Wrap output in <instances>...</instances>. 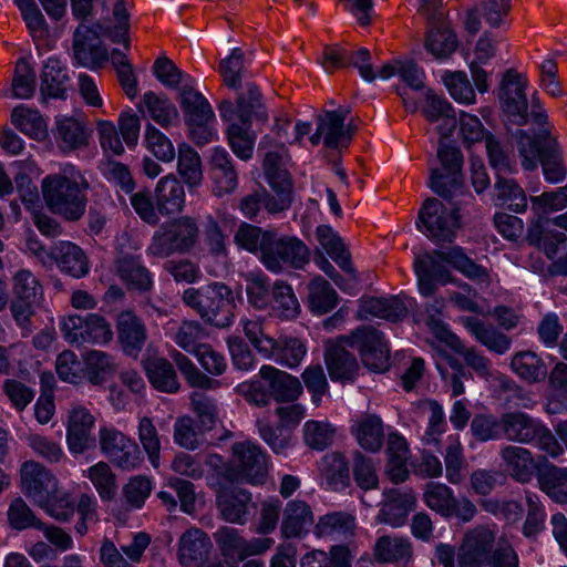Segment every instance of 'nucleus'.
<instances>
[{"mask_svg": "<svg viewBox=\"0 0 567 567\" xmlns=\"http://www.w3.org/2000/svg\"><path fill=\"white\" fill-rule=\"evenodd\" d=\"M52 259L59 270L73 278H82L90 271L83 249L72 241L60 240L52 245Z\"/></svg>", "mask_w": 567, "mask_h": 567, "instance_id": "obj_26", "label": "nucleus"}, {"mask_svg": "<svg viewBox=\"0 0 567 567\" xmlns=\"http://www.w3.org/2000/svg\"><path fill=\"white\" fill-rule=\"evenodd\" d=\"M237 115L241 123L251 124L252 118L266 121L267 113L261 102V93L254 82H247L237 99Z\"/></svg>", "mask_w": 567, "mask_h": 567, "instance_id": "obj_47", "label": "nucleus"}, {"mask_svg": "<svg viewBox=\"0 0 567 567\" xmlns=\"http://www.w3.org/2000/svg\"><path fill=\"white\" fill-rule=\"evenodd\" d=\"M406 312L405 305L399 298L370 297L362 299L359 318L365 319L368 316H373L391 322H398L405 318Z\"/></svg>", "mask_w": 567, "mask_h": 567, "instance_id": "obj_39", "label": "nucleus"}, {"mask_svg": "<svg viewBox=\"0 0 567 567\" xmlns=\"http://www.w3.org/2000/svg\"><path fill=\"white\" fill-rule=\"evenodd\" d=\"M358 444L365 451L378 452L384 440L382 420L373 414L360 416L351 430Z\"/></svg>", "mask_w": 567, "mask_h": 567, "instance_id": "obj_41", "label": "nucleus"}, {"mask_svg": "<svg viewBox=\"0 0 567 567\" xmlns=\"http://www.w3.org/2000/svg\"><path fill=\"white\" fill-rule=\"evenodd\" d=\"M527 79L515 71L507 70L499 84L498 101L503 114L512 124L522 126L528 121Z\"/></svg>", "mask_w": 567, "mask_h": 567, "instance_id": "obj_12", "label": "nucleus"}, {"mask_svg": "<svg viewBox=\"0 0 567 567\" xmlns=\"http://www.w3.org/2000/svg\"><path fill=\"white\" fill-rule=\"evenodd\" d=\"M215 542L226 558L245 560L249 556L266 553L274 544L271 538L246 540L236 528L223 526L214 534Z\"/></svg>", "mask_w": 567, "mask_h": 567, "instance_id": "obj_19", "label": "nucleus"}, {"mask_svg": "<svg viewBox=\"0 0 567 567\" xmlns=\"http://www.w3.org/2000/svg\"><path fill=\"white\" fill-rule=\"evenodd\" d=\"M169 355L189 386L206 390H216L221 386L219 380L213 379L202 372L194 362L181 351L174 349L169 352Z\"/></svg>", "mask_w": 567, "mask_h": 567, "instance_id": "obj_55", "label": "nucleus"}, {"mask_svg": "<svg viewBox=\"0 0 567 567\" xmlns=\"http://www.w3.org/2000/svg\"><path fill=\"white\" fill-rule=\"evenodd\" d=\"M496 525H477L467 529L455 549L457 567H485L493 554L497 539Z\"/></svg>", "mask_w": 567, "mask_h": 567, "instance_id": "obj_10", "label": "nucleus"}, {"mask_svg": "<svg viewBox=\"0 0 567 567\" xmlns=\"http://www.w3.org/2000/svg\"><path fill=\"white\" fill-rule=\"evenodd\" d=\"M11 123L29 137L42 141L48 136L47 123L37 110L17 106L11 113Z\"/></svg>", "mask_w": 567, "mask_h": 567, "instance_id": "obj_53", "label": "nucleus"}, {"mask_svg": "<svg viewBox=\"0 0 567 567\" xmlns=\"http://www.w3.org/2000/svg\"><path fill=\"white\" fill-rule=\"evenodd\" d=\"M40 91L43 96L65 100L70 87L66 66L56 58H49L43 65Z\"/></svg>", "mask_w": 567, "mask_h": 567, "instance_id": "obj_34", "label": "nucleus"}, {"mask_svg": "<svg viewBox=\"0 0 567 567\" xmlns=\"http://www.w3.org/2000/svg\"><path fill=\"white\" fill-rule=\"evenodd\" d=\"M495 189L497 199L512 212L520 214L527 209L526 194L515 179L499 175L495 183Z\"/></svg>", "mask_w": 567, "mask_h": 567, "instance_id": "obj_60", "label": "nucleus"}, {"mask_svg": "<svg viewBox=\"0 0 567 567\" xmlns=\"http://www.w3.org/2000/svg\"><path fill=\"white\" fill-rule=\"evenodd\" d=\"M177 172L188 188L198 187L203 182L202 159L188 144L178 145Z\"/></svg>", "mask_w": 567, "mask_h": 567, "instance_id": "obj_52", "label": "nucleus"}, {"mask_svg": "<svg viewBox=\"0 0 567 567\" xmlns=\"http://www.w3.org/2000/svg\"><path fill=\"white\" fill-rule=\"evenodd\" d=\"M22 492L34 503H48V497L58 489L54 475L42 464L27 461L20 470Z\"/></svg>", "mask_w": 567, "mask_h": 567, "instance_id": "obj_21", "label": "nucleus"}, {"mask_svg": "<svg viewBox=\"0 0 567 567\" xmlns=\"http://www.w3.org/2000/svg\"><path fill=\"white\" fill-rule=\"evenodd\" d=\"M140 110H146L152 120L165 128L177 123L179 118L176 106L166 96L152 91L144 94Z\"/></svg>", "mask_w": 567, "mask_h": 567, "instance_id": "obj_50", "label": "nucleus"}, {"mask_svg": "<svg viewBox=\"0 0 567 567\" xmlns=\"http://www.w3.org/2000/svg\"><path fill=\"white\" fill-rule=\"evenodd\" d=\"M313 520L311 507L305 501H290L284 509L281 534L285 538L301 537Z\"/></svg>", "mask_w": 567, "mask_h": 567, "instance_id": "obj_36", "label": "nucleus"}, {"mask_svg": "<svg viewBox=\"0 0 567 567\" xmlns=\"http://www.w3.org/2000/svg\"><path fill=\"white\" fill-rule=\"evenodd\" d=\"M419 228L433 243H451L460 227L457 209L436 198H427L419 212Z\"/></svg>", "mask_w": 567, "mask_h": 567, "instance_id": "obj_9", "label": "nucleus"}, {"mask_svg": "<svg viewBox=\"0 0 567 567\" xmlns=\"http://www.w3.org/2000/svg\"><path fill=\"white\" fill-rule=\"evenodd\" d=\"M347 346L357 349L362 363L371 371L383 372L389 368L390 350L380 331L363 326L338 342H328L324 361L333 381H353L358 375L359 363L347 350Z\"/></svg>", "mask_w": 567, "mask_h": 567, "instance_id": "obj_1", "label": "nucleus"}, {"mask_svg": "<svg viewBox=\"0 0 567 567\" xmlns=\"http://www.w3.org/2000/svg\"><path fill=\"white\" fill-rule=\"evenodd\" d=\"M320 473L331 491H343L351 484L349 462L341 453L326 454L321 460Z\"/></svg>", "mask_w": 567, "mask_h": 567, "instance_id": "obj_38", "label": "nucleus"}, {"mask_svg": "<svg viewBox=\"0 0 567 567\" xmlns=\"http://www.w3.org/2000/svg\"><path fill=\"white\" fill-rule=\"evenodd\" d=\"M58 147L70 153L87 146L90 132L82 120L73 116H58L53 132Z\"/></svg>", "mask_w": 567, "mask_h": 567, "instance_id": "obj_29", "label": "nucleus"}, {"mask_svg": "<svg viewBox=\"0 0 567 567\" xmlns=\"http://www.w3.org/2000/svg\"><path fill=\"white\" fill-rule=\"evenodd\" d=\"M271 230H264L262 228L241 223L235 233V243L243 249L259 256L260 261L264 256V247L266 246V237L270 235Z\"/></svg>", "mask_w": 567, "mask_h": 567, "instance_id": "obj_63", "label": "nucleus"}, {"mask_svg": "<svg viewBox=\"0 0 567 567\" xmlns=\"http://www.w3.org/2000/svg\"><path fill=\"white\" fill-rule=\"evenodd\" d=\"M511 367L522 380L530 384L542 382L547 377L546 363L533 351H520L514 354Z\"/></svg>", "mask_w": 567, "mask_h": 567, "instance_id": "obj_49", "label": "nucleus"}, {"mask_svg": "<svg viewBox=\"0 0 567 567\" xmlns=\"http://www.w3.org/2000/svg\"><path fill=\"white\" fill-rule=\"evenodd\" d=\"M185 190L182 183L173 175L162 177L155 187V203L159 214L171 216L185 208Z\"/></svg>", "mask_w": 567, "mask_h": 567, "instance_id": "obj_32", "label": "nucleus"}, {"mask_svg": "<svg viewBox=\"0 0 567 567\" xmlns=\"http://www.w3.org/2000/svg\"><path fill=\"white\" fill-rule=\"evenodd\" d=\"M422 113L431 123L441 121L437 131L442 138L450 137L456 127L457 121L453 106L447 100L433 94L432 91L426 93Z\"/></svg>", "mask_w": 567, "mask_h": 567, "instance_id": "obj_35", "label": "nucleus"}, {"mask_svg": "<svg viewBox=\"0 0 567 567\" xmlns=\"http://www.w3.org/2000/svg\"><path fill=\"white\" fill-rule=\"evenodd\" d=\"M527 239L530 244L543 248L546 256L553 259L558 254L559 246L566 245L567 235L545 227L538 219L528 229Z\"/></svg>", "mask_w": 567, "mask_h": 567, "instance_id": "obj_58", "label": "nucleus"}, {"mask_svg": "<svg viewBox=\"0 0 567 567\" xmlns=\"http://www.w3.org/2000/svg\"><path fill=\"white\" fill-rule=\"evenodd\" d=\"M89 183L74 166L47 175L41 192L47 207L68 221L80 220L86 209Z\"/></svg>", "mask_w": 567, "mask_h": 567, "instance_id": "obj_3", "label": "nucleus"}, {"mask_svg": "<svg viewBox=\"0 0 567 567\" xmlns=\"http://www.w3.org/2000/svg\"><path fill=\"white\" fill-rule=\"evenodd\" d=\"M412 555L409 540L389 535L378 538L374 546V557L380 563L406 560Z\"/></svg>", "mask_w": 567, "mask_h": 567, "instance_id": "obj_59", "label": "nucleus"}, {"mask_svg": "<svg viewBox=\"0 0 567 567\" xmlns=\"http://www.w3.org/2000/svg\"><path fill=\"white\" fill-rule=\"evenodd\" d=\"M529 115L539 130L533 135L527 131L517 130L515 137L522 165L525 169L532 171L540 163L546 181L558 183L565 178L567 169L563 151L548 126L547 114L540 105L533 102Z\"/></svg>", "mask_w": 567, "mask_h": 567, "instance_id": "obj_2", "label": "nucleus"}, {"mask_svg": "<svg viewBox=\"0 0 567 567\" xmlns=\"http://www.w3.org/2000/svg\"><path fill=\"white\" fill-rule=\"evenodd\" d=\"M503 437L519 444L533 445L556 458L564 453L553 432L538 419L522 411L502 414Z\"/></svg>", "mask_w": 567, "mask_h": 567, "instance_id": "obj_5", "label": "nucleus"}, {"mask_svg": "<svg viewBox=\"0 0 567 567\" xmlns=\"http://www.w3.org/2000/svg\"><path fill=\"white\" fill-rule=\"evenodd\" d=\"M217 507L224 520L244 525L255 509L251 494L243 488L223 489L217 495Z\"/></svg>", "mask_w": 567, "mask_h": 567, "instance_id": "obj_25", "label": "nucleus"}, {"mask_svg": "<svg viewBox=\"0 0 567 567\" xmlns=\"http://www.w3.org/2000/svg\"><path fill=\"white\" fill-rule=\"evenodd\" d=\"M197 220L188 215L177 217L162 225L153 235L147 254L167 258L174 254H187L196 245L199 236Z\"/></svg>", "mask_w": 567, "mask_h": 567, "instance_id": "obj_6", "label": "nucleus"}, {"mask_svg": "<svg viewBox=\"0 0 567 567\" xmlns=\"http://www.w3.org/2000/svg\"><path fill=\"white\" fill-rule=\"evenodd\" d=\"M454 498L453 491L445 484L431 482L425 485L423 499L426 506L443 517L453 516Z\"/></svg>", "mask_w": 567, "mask_h": 567, "instance_id": "obj_62", "label": "nucleus"}, {"mask_svg": "<svg viewBox=\"0 0 567 567\" xmlns=\"http://www.w3.org/2000/svg\"><path fill=\"white\" fill-rule=\"evenodd\" d=\"M227 137L233 152L239 158L247 161L251 157L255 135L250 132V124H230L227 128Z\"/></svg>", "mask_w": 567, "mask_h": 567, "instance_id": "obj_64", "label": "nucleus"}, {"mask_svg": "<svg viewBox=\"0 0 567 567\" xmlns=\"http://www.w3.org/2000/svg\"><path fill=\"white\" fill-rule=\"evenodd\" d=\"M105 35L95 27L80 24L73 34V58L78 65L97 70L109 60V53L100 37Z\"/></svg>", "mask_w": 567, "mask_h": 567, "instance_id": "obj_16", "label": "nucleus"}, {"mask_svg": "<svg viewBox=\"0 0 567 567\" xmlns=\"http://www.w3.org/2000/svg\"><path fill=\"white\" fill-rule=\"evenodd\" d=\"M444 307L445 303L443 299H434L432 302L426 303L425 312L427 315V319L425 323L439 341L445 343L454 351H461V339L453 333L440 318Z\"/></svg>", "mask_w": 567, "mask_h": 567, "instance_id": "obj_51", "label": "nucleus"}, {"mask_svg": "<svg viewBox=\"0 0 567 567\" xmlns=\"http://www.w3.org/2000/svg\"><path fill=\"white\" fill-rule=\"evenodd\" d=\"M317 239L327 254L334 262L353 279H355L354 268L350 260V254L347 251L342 239L330 226L321 225L316 230Z\"/></svg>", "mask_w": 567, "mask_h": 567, "instance_id": "obj_44", "label": "nucleus"}, {"mask_svg": "<svg viewBox=\"0 0 567 567\" xmlns=\"http://www.w3.org/2000/svg\"><path fill=\"white\" fill-rule=\"evenodd\" d=\"M430 30L425 38V49L436 59H447L458 45L457 37L449 24L440 21L430 22Z\"/></svg>", "mask_w": 567, "mask_h": 567, "instance_id": "obj_42", "label": "nucleus"}, {"mask_svg": "<svg viewBox=\"0 0 567 567\" xmlns=\"http://www.w3.org/2000/svg\"><path fill=\"white\" fill-rule=\"evenodd\" d=\"M384 502L375 517L379 524H388L392 527L402 526L408 514L415 506V496L411 491H400L398 488L384 492Z\"/></svg>", "mask_w": 567, "mask_h": 567, "instance_id": "obj_24", "label": "nucleus"}, {"mask_svg": "<svg viewBox=\"0 0 567 567\" xmlns=\"http://www.w3.org/2000/svg\"><path fill=\"white\" fill-rule=\"evenodd\" d=\"M463 326L489 351L504 354L511 349L512 338L497 330L493 324L485 323L476 317L462 318Z\"/></svg>", "mask_w": 567, "mask_h": 567, "instance_id": "obj_33", "label": "nucleus"}, {"mask_svg": "<svg viewBox=\"0 0 567 567\" xmlns=\"http://www.w3.org/2000/svg\"><path fill=\"white\" fill-rule=\"evenodd\" d=\"M499 456L505 471L514 481L522 484L533 481L537 465L533 453L528 449L518 445H506L501 449Z\"/></svg>", "mask_w": 567, "mask_h": 567, "instance_id": "obj_27", "label": "nucleus"}, {"mask_svg": "<svg viewBox=\"0 0 567 567\" xmlns=\"http://www.w3.org/2000/svg\"><path fill=\"white\" fill-rule=\"evenodd\" d=\"M115 329L123 353L133 359L138 358L148 338L143 319L134 310H123L116 316Z\"/></svg>", "mask_w": 567, "mask_h": 567, "instance_id": "obj_20", "label": "nucleus"}, {"mask_svg": "<svg viewBox=\"0 0 567 567\" xmlns=\"http://www.w3.org/2000/svg\"><path fill=\"white\" fill-rule=\"evenodd\" d=\"M442 250L433 252H424L415 256L413 268L417 277L419 291L424 297L434 295L437 286H445L452 280L445 258L437 254Z\"/></svg>", "mask_w": 567, "mask_h": 567, "instance_id": "obj_18", "label": "nucleus"}, {"mask_svg": "<svg viewBox=\"0 0 567 567\" xmlns=\"http://www.w3.org/2000/svg\"><path fill=\"white\" fill-rule=\"evenodd\" d=\"M350 113L348 109L326 111L318 115L317 126L323 133V144L329 148H347L351 142V132L344 130V121Z\"/></svg>", "mask_w": 567, "mask_h": 567, "instance_id": "obj_31", "label": "nucleus"}, {"mask_svg": "<svg viewBox=\"0 0 567 567\" xmlns=\"http://www.w3.org/2000/svg\"><path fill=\"white\" fill-rule=\"evenodd\" d=\"M213 543L209 536L197 527L185 530L177 544V559L182 566L188 567L208 558Z\"/></svg>", "mask_w": 567, "mask_h": 567, "instance_id": "obj_28", "label": "nucleus"}, {"mask_svg": "<svg viewBox=\"0 0 567 567\" xmlns=\"http://www.w3.org/2000/svg\"><path fill=\"white\" fill-rule=\"evenodd\" d=\"M183 302L213 327L223 329L234 321L235 299L231 289L223 282H212L199 288H187Z\"/></svg>", "mask_w": 567, "mask_h": 567, "instance_id": "obj_4", "label": "nucleus"}, {"mask_svg": "<svg viewBox=\"0 0 567 567\" xmlns=\"http://www.w3.org/2000/svg\"><path fill=\"white\" fill-rule=\"evenodd\" d=\"M181 109L185 116V123L189 127L190 136L197 145H205L213 140L212 123L214 112L208 101L202 93L192 86L184 85L179 90Z\"/></svg>", "mask_w": 567, "mask_h": 567, "instance_id": "obj_11", "label": "nucleus"}, {"mask_svg": "<svg viewBox=\"0 0 567 567\" xmlns=\"http://www.w3.org/2000/svg\"><path fill=\"white\" fill-rule=\"evenodd\" d=\"M288 159L289 156L282 145L278 150L267 152L264 158L266 181L272 193L277 194L276 200L270 204L272 209L290 207L292 204L293 183L286 168Z\"/></svg>", "mask_w": 567, "mask_h": 567, "instance_id": "obj_15", "label": "nucleus"}, {"mask_svg": "<svg viewBox=\"0 0 567 567\" xmlns=\"http://www.w3.org/2000/svg\"><path fill=\"white\" fill-rule=\"evenodd\" d=\"M308 300L312 312L324 315L338 305L339 298L331 285L318 276L308 285Z\"/></svg>", "mask_w": 567, "mask_h": 567, "instance_id": "obj_56", "label": "nucleus"}, {"mask_svg": "<svg viewBox=\"0 0 567 567\" xmlns=\"http://www.w3.org/2000/svg\"><path fill=\"white\" fill-rule=\"evenodd\" d=\"M355 528L354 517L346 512H333L321 516L316 525L318 536H349Z\"/></svg>", "mask_w": 567, "mask_h": 567, "instance_id": "obj_61", "label": "nucleus"}, {"mask_svg": "<svg viewBox=\"0 0 567 567\" xmlns=\"http://www.w3.org/2000/svg\"><path fill=\"white\" fill-rule=\"evenodd\" d=\"M271 312L282 320H292L300 313V303L292 287L282 281L276 280L271 287Z\"/></svg>", "mask_w": 567, "mask_h": 567, "instance_id": "obj_45", "label": "nucleus"}, {"mask_svg": "<svg viewBox=\"0 0 567 567\" xmlns=\"http://www.w3.org/2000/svg\"><path fill=\"white\" fill-rule=\"evenodd\" d=\"M99 445L101 453L121 470H134L142 461L137 443L114 426L100 427Z\"/></svg>", "mask_w": 567, "mask_h": 567, "instance_id": "obj_13", "label": "nucleus"}, {"mask_svg": "<svg viewBox=\"0 0 567 567\" xmlns=\"http://www.w3.org/2000/svg\"><path fill=\"white\" fill-rule=\"evenodd\" d=\"M386 453V472L390 480L396 484L404 482L409 476L406 467L409 447L406 440L398 434L390 435Z\"/></svg>", "mask_w": 567, "mask_h": 567, "instance_id": "obj_46", "label": "nucleus"}, {"mask_svg": "<svg viewBox=\"0 0 567 567\" xmlns=\"http://www.w3.org/2000/svg\"><path fill=\"white\" fill-rule=\"evenodd\" d=\"M266 239L261 262L269 271L279 274L286 266L301 269L309 262V248L299 238L288 235L280 236L271 230Z\"/></svg>", "mask_w": 567, "mask_h": 567, "instance_id": "obj_7", "label": "nucleus"}, {"mask_svg": "<svg viewBox=\"0 0 567 567\" xmlns=\"http://www.w3.org/2000/svg\"><path fill=\"white\" fill-rule=\"evenodd\" d=\"M259 374L262 380L268 382L271 398L277 402H293L302 392L298 378L272 365H262Z\"/></svg>", "mask_w": 567, "mask_h": 567, "instance_id": "obj_30", "label": "nucleus"}, {"mask_svg": "<svg viewBox=\"0 0 567 567\" xmlns=\"http://www.w3.org/2000/svg\"><path fill=\"white\" fill-rule=\"evenodd\" d=\"M120 277L131 289L148 291L153 287V279L148 269L142 264L138 256L125 255L117 261Z\"/></svg>", "mask_w": 567, "mask_h": 567, "instance_id": "obj_43", "label": "nucleus"}, {"mask_svg": "<svg viewBox=\"0 0 567 567\" xmlns=\"http://www.w3.org/2000/svg\"><path fill=\"white\" fill-rule=\"evenodd\" d=\"M539 488L558 504H567V467L546 464L537 471Z\"/></svg>", "mask_w": 567, "mask_h": 567, "instance_id": "obj_40", "label": "nucleus"}, {"mask_svg": "<svg viewBox=\"0 0 567 567\" xmlns=\"http://www.w3.org/2000/svg\"><path fill=\"white\" fill-rule=\"evenodd\" d=\"M209 177L213 182V194L217 197L235 192L238 185V173L228 152L221 147L213 150L209 161Z\"/></svg>", "mask_w": 567, "mask_h": 567, "instance_id": "obj_23", "label": "nucleus"}, {"mask_svg": "<svg viewBox=\"0 0 567 567\" xmlns=\"http://www.w3.org/2000/svg\"><path fill=\"white\" fill-rule=\"evenodd\" d=\"M150 383L158 391L175 393L179 382L173 364L162 357H148L142 361Z\"/></svg>", "mask_w": 567, "mask_h": 567, "instance_id": "obj_37", "label": "nucleus"}, {"mask_svg": "<svg viewBox=\"0 0 567 567\" xmlns=\"http://www.w3.org/2000/svg\"><path fill=\"white\" fill-rule=\"evenodd\" d=\"M84 378L93 385L102 384L116 369L114 357L100 350H91L83 357Z\"/></svg>", "mask_w": 567, "mask_h": 567, "instance_id": "obj_54", "label": "nucleus"}, {"mask_svg": "<svg viewBox=\"0 0 567 567\" xmlns=\"http://www.w3.org/2000/svg\"><path fill=\"white\" fill-rule=\"evenodd\" d=\"M95 417L84 406L71 410L66 427V443L71 453L81 454L95 444L91 432Z\"/></svg>", "mask_w": 567, "mask_h": 567, "instance_id": "obj_22", "label": "nucleus"}, {"mask_svg": "<svg viewBox=\"0 0 567 567\" xmlns=\"http://www.w3.org/2000/svg\"><path fill=\"white\" fill-rule=\"evenodd\" d=\"M272 348L271 353L262 354V357L288 368L299 365L306 354V346L295 337L281 336L275 339Z\"/></svg>", "mask_w": 567, "mask_h": 567, "instance_id": "obj_48", "label": "nucleus"}, {"mask_svg": "<svg viewBox=\"0 0 567 567\" xmlns=\"http://www.w3.org/2000/svg\"><path fill=\"white\" fill-rule=\"evenodd\" d=\"M207 329L197 320H183L174 334V342L184 351L196 354L207 343Z\"/></svg>", "mask_w": 567, "mask_h": 567, "instance_id": "obj_57", "label": "nucleus"}, {"mask_svg": "<svg viewBox=\"0 0 567 567\" xmlns=\"http://www.w3.org/2000/svg\"><path fill=\"white\" fill-rule=\"evenodd\" d=\"M60 331L63 339L72 346L85 343L106 344L113 339L110 322L101 315H69L61 319Z\"/></svg>", "mask_w": 567, "mask_h": 567, "instance_id": "obj_8", "label": "nucleus"}, {"mask_svg": "<svg viewBox=\"0 0 567 567\" xmlns=\"http://www.w3.org/2000/svg\"><path fill=\"white\" fill-rule=\"evenodd\" d=\"M231 451L235 477L251 484L264 483L268 468L266 455L260 446L248 441L237 442Z\"/></svg>", "mask_w": 567, "mask_h": 567, "instance_id": "obj_17", "label": "nucleus"}, {"mask_svg": "<svg viewBox=\"0 0 567 567\" xmlns=\"http://www.w3.org/2000/svg\"><path fill=\"white\" fill-rule=\"evenodd\" d=\"M443 140L442 137L440 140L437 158L441 162L444 173L439 168H432L430 187L437 195L447 198L452 196L453 190L456 192L461 187L463 155L458 147L447 145Z\"/></svg>", "mask_w": 567, "mask_h": 567, "instance_id": "obj_14", "label": "nucleus"}]
</instances>
